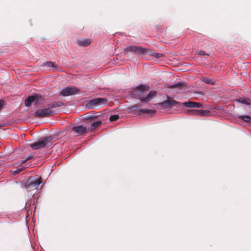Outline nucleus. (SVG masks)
<instances>
[{
  "label": "nucleus",
  "instance_id": "f257e3e1",
  "mask_svg": "<svg viewBox=\"0 0 251 251\" xmlns=\"http://www.w3.org/2000/svg\"><path fill=\"white\" fill-rule=\"evenodd\" d=\"M159 105L163 108H169L174 106L176 105H177L179 106L183 105L192 108L201 107L202 106V104L201 103L191 101L180 103L173 100L171 98H170L168 96H167V100L160 103Z\"/></svg>",
  "mask_w": 251,
  "mask_h": 251
},
{
  "label": "nucleus",
  "instance_id": "f03ea898",
  "mask_svg": "<svg viewBox=\"0 0 251 251\" xmlns=\"http://www.w3.org/2000/svg\"><path fill=\"white\" fill-rule=\"evenodd\" d=\"M125 52H132L135 53L142 55L145 54H149L157 58H159L163 56L162 54L152 53H151L150 50L148 48H143L141 46H128L124 49Z\"/></svg>",
  "mask_w": 251,
  "mask_h": 251
},
{
  "label": "nucleus",
  "instance_id": "7ed1b4c3",
  "mask_svg": "<svg viewBox=\"0 0 251 251\" xmlns=\"http://www.w3.org/2000/svg\"><path fill=\"white\" fill-rule=\"evenodd\" d=\"M42 181L41 177L32 176L30 177L25 184V188L28 191L35 190L40 187Z\"/></svg>",
  "mask_w": 251,
  "mask_h": 251
},
{
  "label": "nucleus",
  "instance_id": "20e7f679",
  "mask_svg": "<svg viewBox=\"0 0 251 251\" xmlns=\"http://www.w3.org/2000/svg\"><path fill=\"white\" fill-rule=\"evenodd\" d=\"M52 137L47 136L41 138L37 142L30 144L29 146L33 150H37L39 149H42L45 147H49L52 144Z\"/></svg>",
  "mask_w": 251,
  "mask_h": 251
},
{
  "label": "nucleus",
  "instance_id": "39448f33",
  "mask_svg": "<svg viewBox=\"0 0 251 251\" xmlns=\"http://www.w3.org/2000/svg\"><path fill=\"white\" fill-rule=\"evenodd\" d=\"M45 102L44 98L40 94H34L28 97L25 100V105L27 107L30 106L32 103L34 102L35 105H40Z\"/></svg>",
  "mask_w": 251,
  "mask_h": 251
},
{
  "label": "nucleus",
  "instance_id": "423d86ee",
  "mask_svg": "<svg viewBox=\"0 0 251 251\" xmlns=\"http://www.w3.org/2000/svg\"><path fill=\"white\" fill-rule=\"evenodd\" d=\"M107 100L105 98H99L91 100L88 103L87 106L89 109H93L99 106H102L106 104Z\"/></svg>",
  "mask_w": 251,
  "mask_h": 251
},
{
  "label": "nucleus",
  "instance_id": "0eeeda50",
  "mask_svg": "<svg viewBox=\"0 0 251 251\" xmlns=\"http://www.w3.org/2000/svg\"><path fill=\"white\" fill-rule=\"evenodd\" d=\"M52 112V111L49 107L44 108L37 110L34 115L35 117H45L51 115Z\"/></svg>",
  "mask_w": 251,
  "mask_h": 251
},
{
  "label": "nucleus",
  "instance_id": "6e6552de",
  "mask_svg": "<svg viewBox=\"0 0 251 251\" xmlns=\"http://www.w3.org/2000/svg\"><path fill=\"white\" fill-rule=\"evenodd\" d=\"M79 92V89L74 86L68 87L64 89L60 93V95L63 96H69L77 94Z\"/></svg>",
  "mask_w": 251,
  "mask_h": 251
},
{
  "label": "nucleus",
  "instance_id": "1a4fd4ad",
  "mask_svg": "<svg viewBox=\"0 0 251 251\" xmlns=\"http://www.w3.org/2000/svg\"><path fill=\"white\" fill-rule=\"evenodd\" d=\"M186 113L189 115L203 116L209 115L210 111L205 110H188L186 111Z\"/></svg>",
  "mask_w": 251,
  "mask_h": 251
},
{
  "label": "nucleus",
  "instance_id": "9d476101",
  "mask_svg": "<svg viewBox=\"0 0 251 251\" xmlns=\"http://www.w3.org/2000/svg\"><path fill=\"white\" fill-rule=\"evenodd\" d=\"M128 109L130 111H137L138 112L139 115L142 113H154L155 112L154 110H152L140 109V106L138 105L131 106L128 108Z\"/></svg>",
  "mask_w": 251,
  "mask_h": 251
},
{
  "label": "nucleus",
  "instance_id": "9b49d317",
  "mask_svg": "<svg viewBox=\"0 0 251 251\" xmlns=\"http://www.w3.org/2000/svg\"><path fill=\"white\" fill-rule=\"evenodd\" d=\"M149 89V87L148 85L140 84L133 90L132 94L136 95L145 91H148Z\"/></svg>",
  "mask_w": 251,
  "mask_h": 251
},
{
  "label": "nucleus",
  "instance_id": "f8f14e48",
  "mask_svg": "<svg viewBox=\"0 0 251 251\" xmlns=\"http://www.w3.org/2000/svg\"><path fill=\"white\" fill-rule=\"evenodd\" d=\"M72 129L73 131L77 134L75 136L80 135L87 133V127L83 125L74 126Z\"/></svg>",
  "mask_w": 251,
  "mask_h": 251
},
{
  "label": "nucleus",
  "instance_id": "ddd939ff",
  "mask_svg": "<svg viewBox=\"0 0 251 251\" xmlns=\"http://www.w3.org/2000/svg\"><path fill=\"white\" fill-rule=\"evenodd\" d=\"M156 95V92L151 91L147 97L139 98V99L143 102H148Z\"/></svg>",
  "mask_w": 251,
  "mask_h": 251
},
{
  "label": "nucleus",
  "instance_id": "4468645a",
  "mask_svg": "<svg viewBox=\"0 0 251 251\" xmlns=\"http://www.w3.org/2000/svg\"><path fill=\"white\" fill-rule=\"evenodd\" d=\"M91 40L89 39H84L77 41V44L79 46L82 47H87L91 44Z\"/></svg>",
  "mask_w": 251,
  "mask_h": 251
},
{
  "label": "nucleus",
  "instance_id": "2eb2a0df",
  "mask_svg": "<svg viewBox=\"0 0 251 251\" xmlns=\"http://www.w3.org/2000/svg\"><path fill=\"white\" fill-rule=\"evenodd\" d=\"M63 105V103L61 101H52L48 104L49 107L51 108H54L58 107H60Z\"/></svg>",
  "mask_w": 251,
  "mask_h": 251
},
{
  "label": "nucleus",
  "instance_id": "dca6fc26",
  "mask_svg": "<svg viewBox=\"0 0 251 251\" xmlns=\"http://www.w3.org/2000/svg\"><path fill=\"white\" fill-rule=\"evenodd\" d=\"M101 121H98L94 122H93L91 124V127L90 128V129L91 131H93L95 130L96 128L99 127L101 124Z\"/></svg>",
  "mask_w": 251,
  "mask_h": 251
},
{
  "label": "nucleus",
  "instance_id": "f3484780",
  "mask_svg": "<svg viewBox=\"0 0 251 251\" xmlns=\"http://www.w3.org/2000/svg\"><path fill=\"white\" fill-rule=\"evenodd\" d=\"M238 119H241L244 121L251 124V117L248 115H240L238 117Z\"/></svg>",
  "mask_w": 251,
  "mask_h": 251
},
{
  "label": "nucleus",
  "instance_id": "a211bd4d",
  "mask_svg": "<svg viewBox=\"0 0 251 251\" xmlns=\"http://www.w3.org/2000/svg\"><path fill=\"white\" fill-rule=\"evenodd\" d=\"M43 66L48 68L52 67L53 70H56L57 69L54 63L51 61H47L44 63Z\"/></svg>",
  "mask_w": 251,
  "mask_h": 251
},
{
  "label": "nucleus",
  "instance_id": "6ab92c4d",
  "mask_svg": "<svg viewBox=\"0 0 251 251\" xmlns=\"http://www.w3.org/2000/svg\"><path fill=\"white\" fill-rule=\"evenodd\" d=\"M119 118V116L118 115H111L109 117V121H116Z\"/></svg>",
  "mask_w": 251,
  "mask_h": 251
},
{
  "label": "nucleus",
  "instance_id": "aec40b11",
  "mask_svg": "<svg viewBox=\"0 0 251 251\" xmlns=\"http://www.w3.org/2000/svg\"><path fill=\"white\" fill-rule=\"evenodd\" d=\"M197 52L198 54L200 55H205V56L209 55L208 54H207L206 53H205L204 51H203L202 50H198L197 51Z\"/></svg>",
  "mask_w": 251,
  "mask_h": 251
},
{
  "label": "nucleus",
  "instance_id": "412c9836",
  "mask_svg": "<svg viewBox=\"0 0 251 251\" xmlns=\"http://www.w3.org/2000/svg\"><path fill=\"white\" fill-rule=\"evenodd\" d=\"M203 81L207 84H214V81L213 79H208V78H204Z\"/></svg>",
  "mask_w": 251,
  "mask_h": 251
},
{
  "label": "nucleus",
  "instance_id": "4be33fe9",
  "mask_svg": "<svg viewBox=\"0 0 251 251\" xmlns=\"http://www.w3.org/2000/svg\"><path fill=\"white\" fill-rule=\"evenodd\" d=\"M182 86V83L180 82H177L176 84L173 85L171 87L172 88L181 87Z\"/></svg>",
  "mask_w": 251,
  "mask_h": 251
},
{
  "label": "nucleus",
  "instance_id": "5701e85b",
  "mask_svg": "<svg viewBox=\"0 0 251 251\" xmlns=\"http://www.w3.org/2000/svg\"><path fill=\"white\" fill-rule=\"evenodd\" d=\"M24 169V168H22L20 169H18L16 170L13 172V174L14 175H16L19 173H20L21 172H22Z\"/></svg>",
  "mask_w": 251,
  "mask_h": 251
},
{
  "label": "nucleus",
  "instance_id": "b1692460",
  "mask_svg": "<svg viewBox=\"0 0 251 251\" xmlns=\"http://www.w3.org/2000/svg\"><path fill=\"white\" fill-rule=\"evenodd\" d=\"M4 104V101L3 100H0V110H2L3 108V105Z\"/></svg>",
  "mask_w": 251,
  "mask_h": 251
},
{
  "label": "nucleus",
  "instance_id": "393cba45",
  "mask_svg": "<svg viewBox=\"0 0 251 251\" xmlns=\"http://www.w3.org/2000/svg\"><path fill=\"white\" fill-rule=\"evenodd\" d=\"M241 103L249 104V103L245 100H240Z\"/></svg>",
  "mask_w": 251,
  "mask_h": 251
},
{
  "label": "nucleus",
  "instance_id": "a878e982",
  "mask_svg": "<svg viewBox=\"0 0 251 251\" xmlns=\"http://www.w3.org/2000/svg\"><path fill=\"white\" fill-rule=\"evenodd\" d=\"M33 157V155H30L27 158H26L25 159H26V160L27 161H28V160L32 159Z\"/></svg>",
  "mask_w": 251,
  "mask_h": 251
},
{
  "label": "nucleus",
  "instance_id": "bb28decb",
  "mask_svg": "<svg viewBox=\"0 0 251 251\" xmlns=\"http://www.w3.org/2000/svg\"><path fill=\"white\" fill-rule=\"evenodd\" d=\"M26 161H27V160H26V159H25L22 160L21 161L20 163H21V164H23L25 163Z\"/></svg>",
  "mask_w": 251,
  "mask_h": 251
},
{
  "label": "nucleus",
  "instance_id": "cd10ccee",
  "mask_svg": "<svg viewBox=\"0 0 251 251\" xmlns=\"http://www.w3.org/2000/svg\"><path fill=\"white\" fill-rule=\"evenodd\" d=\"M157 26V28H158V29H159L160 28H161V25H157V26Z\"/></svg>",
  "mask_w": 251,
  "mask_h": 251
},
{
  "label": "nucleus",
  "instance_id": "c85d7f7f",
  "mask_svg": "<svg viewBox=\"0 0 251 251\" xmlns=\"http://www.w3.org/2000/svg\"><path fill=\"white\" fill-rule=\"evenodd\" d=\"M2 126V125H0V128Z\"/></svg>",
  "mask_w": 251,
  "mask_h": 251
}]
</instances>
